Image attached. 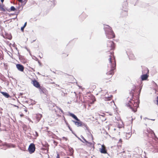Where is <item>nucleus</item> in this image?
<instances>
[{
	"mask_svg": "<svg viewBox=\"0 0 158 158\" xmlns=\"http://www.w3.org/2000/svg\"><path fill=\"white\" fill-rule=\"evenodd\" d=\"M25 108H22L21 109V112H19V115L21 117H23L24 116V114L22 113L23 112V111H24L25 112H27V109H26V107H25Z\"/></svg>",
	"mask_w": 158,
	"mask_h": 158,
	"instance_id": "10",
	"label": "nucleus"
},
{
	"mask_svg": "<svg viewBox=\"0 0 158 158\" xmlns=\"http://www.w3.org/2000/svg\"><path fill=\"white\" fill-rule=\"evenodd\" d=\"M99 151L102 153L106 154L107 153V150L104 145H102L101 148H99Z\"/></svg>",
	"mask_w": 158,
	"mask_h": 158,
	"instance_id": "8",
	"label": "nucleus"
},
{
	"mask_svg": "<svg viewBox=\"0 0 158 158\" xmlns=\"http://www.w3.org/2000/svg\"><path fill=\"white\" fill-rule=\"evenodd\" d=\"M59 110H60L62 112V113H63V110H61V109L60 108H59Z\"/></svg>",
	"mask_w": 158,
	"mask_h": 158,
	"instance_id": "31",
	"label": "nucleus"
},
{
	"mask_svg": "<svg viewBox=\"0 0 158 158\" xmlns=\"http://www.w3.org/2000/svg\"><path fill=\"white\" fill-rule=\"evenodd\" d=\"M124 4L126 6H127L128 5V4H127V1H126L125 2Z\"/></svg>",
	"mask_w": 158,
	"mask_h": 158,
	"instance_id": "24",
	"label": "nucleus"
},
{
	"mask_svg": "<svg viewBox=\"0 0 158 158\" xmlns=\"http://www.w3.org/2000/svg\"><path fill=\"white\" fill-rule=\"evenodd\" d=\"M129 57L130 59L131 60H134L135 59V56L134 55L133 53H130L129 56Z\"/></svg>",
	"mask_w": 158,
	"mask_h": 158,
	"instance_id": "15",
	"label": "nucleus"
},
{
	"mask_svg": "<svg viewBox=\"0 0 158 158\" xmlns=\"http://www.w3.org/2000/svg\"><path fill=\"white\" fill-rule=\"evenodd\" d=\"M107 50H110L107 52L106 54V57L108 60L109 64L108 67L109 71L106 73L107 75H109L110 77L114 73V70L115 69L116 65L115 57L114 56L113 50L115 48V44L113 41L108 40L107 42Z\"/></svg>",
	"mask_w": 158,
	"mask_h": 158,
	"instance_id": "1",
	"label": "nucleus"
},
{
	"mask_svg": "<svg viewBox=\"0 0 158 158\" xmlns=\"http://www.w3.org/2000/svg\"><path fill=\"white\" fill-rule=\"evenodd\" d=\"M87 143L90 146H91L92 144V143H91V142H88V143Z\"/></svg>",
	"mask_w": 158,
	"mask_h": 158,
	"instance_id": "22",
	"label": "nucleus"
},
{
	"mask_svg": "<svg viewBox=\"0 0 158 158\" xmlns=\"http://www.w3.org/2000/svg\"><path fill=\"white\" fill-rule=\"evenodd\" d=\"M68 127H69V128L70 129V130H71V129L70 128V127L69 125L68 126Z\"/></svg>",
	"mask_w": 158,
	"mask_h": 158,
	"instance_id": "34",
	"label": "nucleus"
},
{
	"mask_svg": "<svg viewBox=\"0 0 158 158\" xmlns=\"http://www.w3.org/2000/svg\"><path fill=\"white\" fill-rule=\"evenodd\" d=\"M34 136L35 137H37L39 135H38V133L37 132V131H35L34 132Z\"/></svg>",
	"mask_w": 158,
	"mask_h": 158,
	"instance_id": "21",
	"label": "nucleus"
},
{
	"mask_svg": "<svg viewBox=\"0 0 158 158\" xmlns=\"http://www.w3.org/2000/svg\"><path fill=\"white\" fill-rule=\"evenodd\" d=\"M60 156L58 154H57V156H56V158H59Z\"/></svg>",
	"mask_w": 158,
	"mask_h": 158,
	"instance_id": "30",
	"label": "nucleus"
},
{
	"mask_svg": "<svg viewBox=\"0 0 158 158\" xmlns=\"http://www.w3.org/2000/svg\"><path fill=\"white\" fill-rule=\"evenodd\" d=\"M134 92L135 91L134 90H132L131 91L130 94L131 95V98H128V99L129 98L130 100H129L128 102L126 103V105L132 109L133 111L135 112L136 111L137 109L139 107V96H138L137 97H136L135 99L134 98Z\"/></svg>",
	"mask_w": 158,
	"mask_h": 158,
	"instance_id": "2",
	"label": "nucleus"
},
{
	"mask_svg": "<svg viewBox=\"0 0 158 158\" xmlns=\"http://www.w3.org/2000/svg\"><path fill=\"white\" fill-rule=\"evenodd\" d=\"M38 89L39 91L41 93H42L43 94H46L48 92L47 90L45 88L41 86H40V87H39V88Z\"/></svg>",
	"mask_w": 158,
	"mask_h": 158,
	"instance_id": "6",
	"label": "nucleus"
},
{
	"mask_svg": "<svg viewBox=\"0 0 158 158\" xmlns=\"http://www.w3.org/2000/svg\"><path fill=\"white\" fill-rule=\"evenodd\" d=\"M69 151L70 152L69 155H72L73 154V149L71 148H69Z\"/></svg>",
	"mask_w": 158,
	"mask_h": 158,
	"instance_id": "18",
	"label": "nucleus"
},
{
	"mask_svg": "<svg viewBox=\"0 0 158 158\" xmlns=\"http://www.w3.org/2000/svg\"><path fill=\"white\" fill-rule=\"evenodd\" d=\"M148 76L147 74H143L141 76V79L142 81L145 80L147 79Z\"/></svg>",
	"mask_w": 158,
	"mask_h": 158,
	"instance_id": "12",
	"label": "nucleus"
},
{
	"mask_svg": "<svg viewBox=\"0 0 158 158\" xmlns=\"http://www.w3.org/2000/svg\"><path fill=\"white\" fill-rule=\"evenodd\" d=\"M1 1L2 3H3L4 1V0H1Z\"/></svg>",
	"mask_w": 158,
	"mask_h": 158,
	"instance_id": "33",
	"label": "nucleus"
},
{
	"mask_svg": "<svg viewBox=\"0 0 158 158\" xmlns=\"http://www.w3.org/2000/svg\"><path fill=\"white\" fill-rule=\"evenodd\" d=\"M17 0L20 2H21V3L23 2V0Z\"/></svg>",
	"mask_w": 158,
	"mask_h": 158,
	"instance_id": "26",
	"label": "nucleus"
},
{
	"mask_svg": "<svg viewBox=\"0 0 158 158\" xmlns=\"http://www.w3.org/2000/svg\"><path fill=\"white\" fill-rule=\"evenodd\" d=\"M35 145L33 143H31L29 146L28 150L30 153H32L35 152Z\"/></svg>",
	"mask_w": 158,
	"mask_h": 158,
	"instance_id": "5",
	"label": "nucleus"
},
{
	"mask_svg": "<svg viewBox=\"0 0 158 158\" xmlns=\"http://www.w3.org/2000/svg\"><path fill=\"white\" fill-rule=\"evenodd\" d=\"M27 22H26L24 24V26H23V27H25L27 25Z\"/></svg>",
	"mask_w": 158,
	"mask_h": 158,
	"instance_id": "25",
	"label": "nucleus"
},
{
	"mask_svg": "<svg viewBox=\"0 0 158 158\" xmlns=\"http://www.w3.org/2000/svg\"><path fill=\"white\" fill-rule=\"evenodd\" d=\"M35 117L36 118L37 121L38 122L42 117V115L40 114H36L35 116Z\"/></svg>",
	"mask_w": 158,
	"mask_h": 158,
	"instance_id": "11",
	"label": "nucleus"
},
{
	"mask_svg": "<svg viewBox=\"0 0 158 158\" xmlns=\"http://www.w3.org/2000/svg\"><path fill=\"white\" fill-rule=\"evenodd\" d=\"M85 15V16H86V15H84V14H83V15H82V16H83V15Z\"/></svg>",
	"mask_w": 158,
	"mask_h": 158,
	"instance_id": "37",
	"label": "nucleus"
},
{
	"mask_svg": "<svg viewBox=\"0 0 158 158\" xmlns=\"http://www.w3.org/2000/svg\"><path fill=\"white\" fill-rule=\"evenodd\" d=\"M31 83L35 87L37 88H39L40 86L39 82L35 80H32Z\"/></svg>",
	"mask_w": 158,
	"mask_h": 158,
	"instance_id": "7",
	"label": "nucleus"
},
{
	"mask_svg": "<svg viewBox=\"0 0 158 158\" xmlns=\"http://www.w3.org/2000/svg\"><path fill=\"white\" fill-rule=\"evenodd\" d=\"M24 28L25 27H23V26L21 27V30L23 32L24 31Z\"/></svg>",
	"mask_w": 158,
	"mask_h": 158,
	"instance_id": "23",
	"label": "nucleus"
},
{
	"mask_svg": "<svg viewBox=\"0 0 158 158\" xmlns=\"http://www.w3.org/2000/svg\"><path fill=\"white\" fill-rule=\"evenodd\" d=\"M122 140L121 139H120L118 141V146L121 147V144H122Z\"/></svg>",
	"mask_w": 158,
	"mask_h": 158,
	"instance_id": "17",
	"label": "nucleus"
},
{
	"mask_svg": "<svg viewBox=\"0 0 158 158\" xmlns=\"http://www.w3.org/2000/svg\"><path fill=\"white\" fill-rule=\"evenodd\" d=\"M154 102L158 106V96L157 97L156 100L154 101Z\"/></svg>",
	"mask_w": 158,
	"mask_h": 158,
	"instance_id": "19",
	"label": "nucleus"
},
{
	"mask_svg": "<svg viewBox=\"0 0 158 158\" xmlns=\"http://www.w3.org/2000/svg\"><path fill=\"white\" fill-rule=\"evenodd\" d=\"M16 9L14 6H11L10 7V11H15Z\"/></svg>",
	"mask_w": 158,
	"mask_h": 158,
	"instance_id": "20",
	"label": "nucleus"
},
{
	"mask_svg": "<svg viewBox=\"0 0 158 158\" xmlns=\"http://www.w3.org/2000/svg\"><path fill=\"white\" fill-rule=\"evenodd\" d=\"M16 67L21 72H23L24 70V67L20 64H17Z\"/></svg>",
	"mask_w": 158,
	"mask_h": 158,
	"instance_id": "9",
	"label": "nucleus"
},
{
	"mask_svg": "<svg viewBox=\"0 0 158 158\" xmlns=\"http://www.w3.org/2000/svg\"><path fill=\"white\" fill-rule=\"evenodd\" d=\"M53 110L54 111H55V112L56 113V112H56V110Z\"/></svg>",
	"mask_w": 158,
	"mask_h": 158,
	"instance_id": "36",
	"label": "nucleus"
},
{
	"mask_svg": "<svg viewBox=\"0 0 158 158\" xmlns=\"http://www.w3.org/2000/svg\"><path fill=\"white\" fill-rule=\"evenodd\" d=\"M56 114L57 115V116H58V117H60L61 115H59V114H58L57 113H56Z\"/></svg>",
	"mask_w": 158,
	"mask_h": 158,
	"instance_id": "32",
	"label": "nucleus"
},
{
	"mask_svg": "<svg viewBox=\"0 0 158 158\" xmlns=\"http://www.w3.org/2000/svg\"><path fill=\"white\" fill-rule=\"evenodd\" d=\"M112 96L111 95L110 97H106L104 98V100L105 101H110V100L112 98Z\"/></svg>",
	"mask_w": 158,
	"mask_h": 158,
	"instance_id": "16",
	"label": "nucleus"
},
{
	"mask_svg": "<svg viewBox=\"0 0 158 158\" xmlns=\"http://www.w3.org/2000/svg\"><path fill=\"white\" fill-rule=\"evenodd\" d=\"M104 29L107 37L109 39L115 37V35L112 30V28L109 26L106 25Z\"/></svg>",
	"mask_w": 158,
	"mask_h": 158,
	"instance_id": "3",
	"label": "nucleus"
},
{
	"mask_svg": "<svg viewBox=\"0 0 158 158\" xmlns=\"http://www.w3.org/2000/svg\"><path fill=\"white\" fill-rule=\"evenodd\" d=\"M145 71H146L147 72V73H148V70L147 69H145Z\"/></svg>",
	"mask_w": 158,
	"mask_h": 158,
	"instance_id": "29",
	"label": "nucleus"
},
{
	"mask_svg": "<svg viewBox=\"0 0 158 158\" xmlns=\"http://www.w3.org/2000/svg\"><path fill=\"white\" fill-rule=\"evenodd\" d=\"M83 140H84V141L86 142V143H88V141H86V140L84 138H83Z\"/></svg>",
	"mask_w": 158,
	"mask_h": 158,
	"instance_id": "28",
	"label": "nucleus"
},
{
	"mask_svg": "<svg viewBox=\"0 0 158 158\" xmlns=\"http://www.w3.org/2000/svg\"><path fill=\"white\" fill-rule=\"evenodd\" d=\"M54 143L55 145H57V143L55 141H54Z\"/></svg>",
	"mask_w": 158,
	"mask_h": 158,
	"instance_id": "27",
	"label": "nucleus"
},
{
	"mask_svg": "<svg viewBox=\"0 0 158 158\" xmlns=\"http://www.w3.org/2000/svg\"><path fill=\"white\" fill-rule=\"evenodd\" d=\"M103 114V115H101L102 116H104V115H105V114Z\"/></svg>",
	"mask_w": 158,
	"mask_h": 158,
	"instance_id": "35",
	"label": "nucleus"
},
{
	"mask_svg": "<svg viewBox=\"0 0 158 158\" xmlns=\"http://www.w3.org/2000/svg\"><path fill=\"white\" fill-rule=\"evenodd\" d=\"M69 115L77 120V121H73V122L75 124V125L77 127L81 126L82 125V122L81 121L75 114L72 113H70Z\"/></svg>",
	"mask_w": 158,
	"mask_h": 158,
	"instance_id": "4",
	"label": "nucleus"
},
{
	"mask_svg": "<svg viewBox=\"0 0 158 158\" xmlns=\"http://www.w3.org/2000/svg\"><path fill=\"white\" fill-rule=\"evenodd\" d=\"M1 94L6 98H8L10 97V95L7 93L3 92H1Z\"/></svg>",
	"mask_w": 158,
	"mask_h": 158,
	"instance_id": "13",
	"label": "nucleus"
},
{
	"mask_svg": "<svg viewBox=\"0 0 158 158\" xmlns=\"http://www.w3.org/2000/svg\"><path fill=\"white\" fill-rule=\"evenodd\" d=\"M25 1H27V0H25Z\"/></svg>",
	"mask_w": 158,
	"mask_h": 158,
	"instance_id": "38",
	"label": "nucleus"
},
{
	"mask_svg": "<svg viewBox=\"0 0 158 158\" xmlns=\"http://www.w3.org/2000/svg\"><path fill=\"white\" fill-rule=\"evenodd\" d=\"M69 54L67 52L63 53L61 55L62 58H65L68 56Z\"/></svg>",
	"mask_w": 158,
	"mask_h": 158,
	"instance_id": "14",
	"label": "nucleus"
}]
</instances>
